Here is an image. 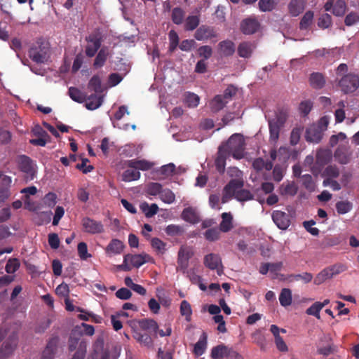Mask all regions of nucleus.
<instances>
[{"mask_svg":"<svg viewBox=\"0 0 359 359\" xmlns=\"http://www.w3.org/2000/svg\"><path fill=\"white\" fill-rule=\"evenodd\" d=\"M346 64H340L336 69V74L338 76H341L339 81L338 85L341 90L344 94H348L355 92L359 87V76L348 73Z\"/></svg>","mask_w":359,"mask_h":359,"instance_id":"1","label":"nucleus"},{"mask_svg":"<svg viewBox=\"0 0 359 359\" xmlns=\"http://www.w3.org/2000/svg\"><path fill=\"white\" fill-rule=\"evenodd\" d=\"M245 140L243 136L239 133L233 134L227 142L219 146L229 156H232L236 159H241L244 157Z\"/></svg>","mask_w":359,"mask_h":359,"instance_id":"2","label":"nucleus"},{"mask_svg":"<svg viewBox=\"0 0 359 359\" xmlns=\"http://www.w3.org/2000/svg\"><path fill=\"white\" fill-rule=\"evenodd\" d=\"M329 124V118L326 116L320 118L316 123L309 126L305 133V138L308 142L319 143L324 132L327 130Z\"/></svg>","mask_w":359,"mask_h":359,"instance_id":"3","label":"nucleus"},{"mask_svg":"<svg viewBox=\"0 0 359 359\" xmlns=\"http://www.w3.org/2000/svg\"><path fill=\"white\" fill-rule=\"evenodd\" d=\"M29 56L36 63H44L49 57V47L43 43L32 46L29 50Z\"/></svg>","mask_w":359,"mask_h":359,"instance_id":"4","label":"nucleus"},{"mask_svg":"<svg viewBox=\"0 0 359 359\" xmlns=\"http://www.w3.org/2000/svg\"><path fill=\"white\" fill-rule=\"evenodd\" d=\"M332 157V151L327 149H320L317 151L316 155V163L311 168V171L313 175H318L323 168L327 165Z\"/></svg>","mask_w":359,"mask_h":359,"instance_id":"5","label":"nucleus"},{"mask_svg":"<svg viewBox=\"0 0 359 359\" xmlns=\"http://www.w3.org/2000/svg\"><path fill=\"white\" fill-rule=\"evenodd\" d=\"M352 155L353 151L348 141L339 145L334 153L335 161L341 165L348 164L351 161Z\"/></svg>","mask_w":359,"mask_h":359,"instance_id":"6","label":"nucleus"},{"mask_svg":"<svg viewBox=\"0 0 359 359\" xmlns=\"http://www.w3.org/2000/svg\"><path fill=\"white\" fill-rule=\"evenodd\" d=\"M193 255L194 252L191 248L182 246L178 251L177 271H180L184 274L188 273L189 261Z\"/></svg>","mask_w":359,"mask_h":359,"instance_id":"7","label":"nucleus"},{"mask_svg":"<svg viewBox=\"0 0 359 359\" xmlns=\"http://www.w3.org/2000/svg\"><path fill=\"white\" fill-rule=\"evenodd\" d=\"M19 168L25 173V178L27 181L33 180L36 175V165L28 156L22 155L19 158Z\"/></svg>","mask_w":359,"mask_h":359,"instance_id":"8","label":"nucleus"},{"mask_svg":"<svg viewBox=\"0 0 359 359\" xmlns=\"http://www.w3.org/2000/svg\"><path fill=\"white\" fill-rule=\"evenodd\" d=\"M81 224L84 232L90 234H100L104 231V225L102 222L88 217L82 219Z\"/></svg>","mask_w":359,"mask_h":359,"instance_id":"9","label":"nucleus"},{"mask_svg":"<svg viewBox=\"0 0 359 359\" xmlns=\"http://www.w3.org/2000/svg\"><path fill=\"white\" fill-rule=\"evenodd\" d=\"M138 324L142 330L149 332L154 337H156L157 333H158L161 337L165 336V332L163 330L158 329V325L154 319H141L138 321Z\"/></svg>","mask_w":359,"mask_h":359,"instance_id":"10","label":"nucleus"},{"mask_svg":"<svg viewBox=\"0 0 359 359\" xmlns=\"http://www.w3.org/2000/svg\"><path fill=\"white\" fill-rule=\"evenodd\" d=\"M243 181L239 179H233L224 187V194L222 197V203H226L233 196L235 191L243 187Z\"/></svg>","mask_w":359,"mask_h":359,"instance_id":"11","label":"nucleus"},{"mask_svg":"<svg viewBox=\"0 0 359 359\" xmlns=\"http://www.w3.org/2000/svg\"><path fill=\"white\" fill-rule=\"evenodd\" d=\"M217 36L215 29L206 25L200 26L194 34V37L198 41H208L217 38Z\"/></svg>","mask_w":359,"mask_h":359,"instance_id":"12","label":"nucleus"},{"mask_svg":"<svg viewBox=\"0 0 359 359\" xmlns=\"http://www.w3.org/2000/svg\"><path fill=\"white\" fill-rule=\"evenodd\" d=\"M260 27V23L255 18L243 19L240 25L241 32L245 35H251L256 33Z\"/></svg>","mask_w":359,"mask_h":359,"instance_id":"13","label":"nucleus"},{"mask_svg":"<svg viewBox=\"0 0 359 359\" xmlns=\"http://www.w3.org/2000/svg\"><path fill=\"white\" fill-rule=\"evenodd\" d=\"M88 45L86 47L85 53L89 57H93L101 46L102 39L98 34H91L86 38Z\"/></svg>","mask_w":359,"mask_h":359,"instance_id":"14","label":"nucleus"},{"mask_svg":"<svg viewBox=\"0 0 359 359\" xmlns=\"http://www.w3.org/2000/svg\"><path fill=\"white\" fill-rule=\"evenodd\" d=\"M272 219L278 228L282 230H286L290 225L289 215L280 210H274L273 212Z\"/></svg>","mask_w":359,"mask_h":359,"instance_id":"15","label":"nucleus"},{"mask_svg":"<svg viewBox=\"0 0 359 359\" xmlns=\"http://www.w3.org/2000/svg\"><path fill=\"white\" fill-rule=\"evenodd\" d=\"M236 51L235 43L229 39L220 41L217 45V52L222 57L232 56Z\"/></svg>","mask_w":359,"mask_h":359,"instance_id":"16","label":"nucleus"},{"mask_svg":"<svg viewBox=\"0 0 359 359\" xmlns=\"http://www.w3.org/2000/svg\"><path fill=\"white\" fill-rule=\"evenodd\" d=\"M18 337L13 334L6 340L0 348V358L6 359L12 354L17 346Z\"/></svg>","mask_w":359,"mask_h":359,"instance_id":"17","label":"nucleus"},{"mask_svg":"<svg viewBox=\"0 0 359 359\" xmlns=\"http://www.w3.org/2000/svg\"><path fill=\"white\" fill-rule=\"evenodd\" d=\"M204 265L210 270H217L218 275L222 273V269L219 266H222V259L219 255L215 253H210L204 257Z\"/></svg>","mask_w":359,"mask_h":359,"instance_id":"18","label":"nucleus"},{"mask_svg":"<svg viewBox=\"0 0 359 359\" xmlns=\"http://www.w3.org/2000/svg\"><path fill=\"white\" fill-rule=\"evenodd\" d=\"M144 330H133V338L139 342L141 345L151 348L153 346L154 340L151 337V335L149 332H143Z\"/></svg>","mask_w":359,"mask_h":359,"instance_id":"19","label":"nucleus"},{"mask_svg":"<svg viewBox=\"0 0 359 359\" xmlns=\"http://www.w3.org/2000/svg\"><path fill=\"white\" fill-rule=\"evenodd\" d=\"M59 342V337L55 336L48 341L46 346L42 352L41 359H54Z\"/></svg>","mask_w":359,"mask_h":359,"instance_id":"20","label":"nucleus"},{"mask_svg":"<svg viewBox=\"0 0 359 359\" xmlns=\"http://www.w3.org/2000/svg\"><path fill=\"white\" fill-rule=\"evenodd\" d=\"M82 336V332L81 331L80 327H76L70 334L68 340V350L69 352L74 351L79 348V345L81 342L85 341L81 340L80 338Z\"/></svg>","mask_w":359,"mask_h":359,"instance_id":"21","label":"nucleus"},{"mask_svg":"<svg viewBox=\"0 0 359 359\" xmlns=\"http://www.w3.org/2000/svg\"><path fill=\"white\" fill-rule=\"evenodd\" d=\"M123 243L116 238L112 239L105 248V253L107 257H112L113 255L121 254L124 249Z\"/></svg>","mask_w":359,"mask_h":359,"instance_id":"22","label":"nucleus"},{"mask_svg":"<svg viewBox=\"0 0 359 359\" xmlns=\"http://www.w3.org/2000/svg\"><path fill=\"white\" fill-rule=\"evenodd\" d=\"M126 165L128 168L135 169L137 170H142L146 171L151 169L154 165V163L148 161L145 159L137 160V159H132L126 161Z\"/></svg>","mask_w":359,"mask_h":359,"instance_id":"23","label":"nucleus"},{"mask_svg":"<svg viewBox=\"0 0 359 359\" xmlns=\"http://www.w3.org/2000/svg\"><path fill=\"white\" fill-rule=\"evenodd\" d=\"M256 48L255 43L251 41H243L239 43L237 48V53L239 57L250 58Z\"/></svg>","mask_w":359,"mask_h":359,"instance_id":"24","label":"nucleus"},{"mask_svg":"<svg viewBox=\"0 0 359 359\" xmlns=\"http://www.w3.org/2000/svg\"><path fill=\"white\" fill-rule=\"evenodd\" d=\"M150 258L149 255L144 254L139 255H131L127 254L125 255V261L130 262V264L133 267L139 268L144 263L148 262V259Z\"/></svg>","mask_w":359,"mask_h":359,"instance_id":"25","label":"nucleus"},{"mask_svg":"<svg viewBox=\"0 0 359 359\" xmlns=\"http://www.w3.org/2000/svg\"><path fill=\"white\" fill-rule=\"evenodd\" d=\"M104 94H92L86 97V107L89 110L99 108L103 102Z\"/></svg>","mask_w":359,"mask_h":359,"instance_id":"26","label":"nucleus"},{"mask_svg":"<svg viewBox=\"0 0 359 359\" xmlns=\"http://www.w3.org/2000/svg\"><path fill=\"white\" fill-rule=\"evenodd\" d=\"M228 156L229 155L223 150V147H219L215 165L216 170L220 174H223L225 171L226 161Z\"/></svg>","mask_w":359,"mask_h":359,"instance_id":"27","label":"nucleus"},{"mask_svg":"<svg viewBox=\"0 0 359 359\" xmlns=\"http://www.w3.org/2000/svg\"><path fill=\"white\" fill-rule=\"evenodd\" d=\"M309 84L314 89L323 88L326 83L323 74L320 72H313L309 76Z\"/></svg>","mask_w":359,"mask_h":359,"instance_id":"28","label":"nucleus"},{"mask_svg":"<svg viewBox=\"0 0 359 359\" xmlns=\"http://www.w3.org/2000/svg\"><path fill=\"white\" fill-rule=\"evenodd\" d=\"M222 222L219 224V230L222 232L227 233L233 228V216L231 212H223L221 215Z\"/></svg>","mask_w":359,"mask_h":359,"instance_id":"29","label":"nucleus"},{"mask_svg":"<svg viewBox=\"0 0 359 359\" xmlns=\"http://www.w3.org/2000/svg\"><path fill=\"white\" fill-rule=\"evenodd\" d=\"M283 126V125L279 124L278 122L276 121L273 118L269 120V128L270 133L269 138L271 142H276L279 138L280 129Z\"/></svg>","mask_w":359,"mask_h":359,"instance_id":"30","label":"nucleus"},{"mask_svg":"<svg viewBox=\"0 0 359 359\" xmlns=\"http://www.w3.org/2000/svg\"><path fill=\"white\" fill-rule=\"evenodd\" d=\"M228 103V100L224 99V96L221 95H217L210 102V108L214 113H217L224 108L226 104Z\"/></svg>","mask_w":359,"mask_h":359,"instance_id":"31","label":"nucleus"},{"mask_svg":"<svg viewBox=\"0 0 359 359\" xmlns=\"http://www.w3.org/2000/svg\"><path fill=\"white\" fill-rule=\"evenodd\" d=\"M88 88L91 91H94L96 94H103L104 88L102 86L101 79L98 75L92 76L88 82Z\"/></svg>","mask_w":359,"mask_h":359,"instance_id":"32","label":"nucleus"},{"mask_svg":"<svg viewBox=\"0 0 359 359\" xmlns=\"http://www.w3.org/2000/svg\"><path fill=\"white\" fill-rule=\"evenodd\" d=\"M298 187L294 182L283 183L280 187V194L282 196H294L297 194Z\"/></svg>","mask_w":359,"mask_h":359,"instance_id":"33","label":"nucleus"},{"mask_svg":"<svg viewBox=\"0 0 359 359\" xmlns=\"http://www.w3.org/2000/svg\"><path fill=\"white\" fill-rule=\"evenodd\" d=\"M288 9L292 16H298L304 9V1L292 0L288 5Z\"/></svg>","mask_w":359,"mask_h":359,"instance_id":"34","label":"nucleus"},{"mask_svg":"<svg viewBox=\"0 0 359 359\" xmlns=\"http://www.w3.org/2000/svg\"><path fill=\"white\" fill-rule=\"evenodd\" d=\"M140 208L142 212L145 215V216L148 218L153 217L155 215L158 211V207L156 203H152L149 205L147 202H143L140 204Z\"/></svg>","mask_w":359,"mask_h":359,"instance_id":"35","label":"nucleus"},{"mask_svg":"<svg viewBox=\"0 0 359 359\" xmlns=\"http://www.w3.org/2000/svg\"><path fill=\"white\" fill-rule=\"evenodd\" d=\"M182 217L184 220L192 224H196L199 222L198 215L191 208H185L182 211Z\"/></svg>","mask_w":359,"mask_h":359,"instance_id":"36","label":"nucleus"},{"mask_svg":"<svg viewBox=\"0 0 359 359\" xmlns=\"http://www.w3.org/2000/svg\"><path fill=\"white\" fill-rule=\"evenodd\" d=\"M69 97L74 101L83 103L86 100V95L75 87H70L68 90Z\"/></svg>","mask_w":359,"mask_h":359,"instance_id":"37","label":"nucleus"},{"mask_svg":"<svg viewBox=\"0 0 359 359\" xmlns=\"http://www.w3.org/2000/svg\"><path fill=\"white\" fill-rule=\"evenodd\" d=\"M229 350V348L224 344L218 345L212 348L211 351V357L213 359L226 358Z\"/></svg>","mask_w":359,"mask_h":359,"instance_id":"38","label":"nucleus"},{"mask_svg":"<svg viewBox=\"0 0 359 359\" xmlns=\"http://www.w3.org/2000/svg\"><path fill=\"white\" fill-rule=\"evenodd\" d=\"M328 267L323 269L320 271L315 277L313 283L316 285H321L325 281L332 278V273L330 271Z\"/></svg>","mask_w":359,"mask_h":359,"instance_id":"39","label":"nucleus"},{"mask_svg":"<svg viewBox=\"0 0 359 359\" xmlns=\"http://www.w3.org/2000/svg\"><path fill=\"white\" fill-rule=\"evenodd\" d=\"M280 304L283 306H287L292 304V292L288 288H283L279 295Z\"/></svg>","mask_w":359,"mask_h":359,"instance_id":"40","label":"nucleus"},{"mask_svg":"<svg viewBox=\"0 0 359 359\" xmlns=\"http://www.w3.org/2000/svg\"><path fill=\"white\" fill-rule=\"evenodd\" d=\"M108 57V52L105 48H102L97 53L93 66L95 68L102 67L106 62Z\"/></svg>","mask_w":359,"mask_h":359,"instance_id":"41","label":"nucleus"},{"mask_svg":"<svg viewBox=\"0 0 359 359\" xmlns=\"http://www.w3.org/2000/svg\"><path fill=\"white\" fill-rule=\"evenodd\" d=\"M233 196L239 201H247L253 199V194L247 189H238L235 191Z\"/></svg>","mask_w":359,"mask_h":359,"instance_id":"42","label":"nucleus"},{"mask_svg":"<svg viewBox=\"0 0 359 359\" xmlns=\"http://www.w3.org/2000/svg\"><path fill=\"white\" fill-rule=\"evenodd\" d=\"M185 13L182 8L175 7L172 11L171 19L175 25H181L183 22Z\"/></svg>","mask_w":359,"mask_h":359,"instance_id":"43","label":"nucleus"},{"mask_svg":"<svg viewBox=\"0 0 359 359\" xmlns=\"http://www.w3.org/2000/svg\"><path fill=\"white\" fill-rule=\"evenodd\" d=\"M200 18L197 15H189L185 21L184 29L187 31H193L198 27Z\"/></svg>","mask_w":359,"mask_h":359,"instance_id":"44","label":"nucleus"},{"mask_svg":"<svg viewBox=\"0 0 359 359\" xmlns=\"http://www.w3.org/2000/svg\"><path fill=\"white\" fill-rule=\"evenodd\" d=\"M335 207L338 214L344 215L352 210L353 204L348 201H340L336 203Z\"/></svg>","mask_w":359,"mask_h":359,"instance_id":"45","label":"nucleus"},{"mask_svg":"<svg viewBox=\"0 0 359 359\" xmlns=\"http://www.w3.org/2000/svg\"><path fill=\"white\" fill-rule=\"evenodd\" d=\"M122 180L124 182H131L137 180L140 177V172L135 169H128L122 174Z\"/></svg>","mask_w":359,"mask_h":359,"instance_id":"46","label":"nucleus"},{"mask_svg":"<svg viewBox=\"0 0 359 359\" xmlns=\"http://www.w3.org/2000/svg\"><path fill=\"white\" fill-rule=\"evenodd\" d=\"M206 344L207 336L205 333H203L194 346V353L198 355H201L205 351Z\"/></svg>","mask_w":359,"mask_h":359,"instance_id":"47","label":"nucleus"},{"mask_svg":"<svg viewBox=\"0 0 359 359\" xmlns=\"http://www.w3.org/2000/svg\"><path fill=\"white\" fill-rule=\"evenodd\" d=\"M199 100L200 97L194 93L187 92L184 95V102L189 107H196Z\"/></svg>","mask_w":359,"mask_h":359,"instance_id":"48","label":"nucleus"},{"mask_svg":"<svg viewBox=\"0 0 359 359\" xmlns=\"http://www.w3.org/2000/svg\"><path fill=\"white\" fill-rule=\"evenodd\" d=\"M180 310L181 315L185 316L186 320L189 322L192 315L191 304L187 300H183L180 304Z\"/></svg>","mask_w":359,"mask_h":359,"instance_id":"49","label":"nucleus"},{"mask_svg":"<svg viewBox=\"0 0 359 359\" xmlns=\"http://www.w3.org/2000/svg\"><path fill=\"white\" fill-rule=\"evenodd\" d=\"M339 170L335 165H330L325 168L323 171V176L326 178L334 179L337 178L339 175Z\"/></svg>","mask_w":359,"mask_h":359,"instance_id":"50","label":"nucleus"},{"mask_svg":"<svg viewBox=\"0 0 359 359\" xmlns=\"http://www.w3.org/2000/svg\"><path fill=\"white\" fill-rule=\"evenodd\" d=\"M161 200L168 204L172 203L175 201V195L169 189H162L160 194Z\"/></svg>","mask_w":359,"mask_h":359,"instance_id":"51","label":"nucleus"},{"mask_svg":"<svg viewBox=\"0 0 359 359\" xmlns=\"http://www.w3.org/2000/svg\"><path fill=\"white\" fill-rule=\"evenodd\" d=\"M175 165L172 163H168L164 165L160 168L159 170H156V172L164 177L172 176L175 172Z\"/></svg>","mask_w":359,"mask_h":359,"instance_id":"52","label":"nucleus"},{"mask_svg":"<svg viewBox=\"0 0 359 359\" xmlns=\"http://www.w3.org/2000/svg\"><path fill=\"white\" fill-rule=\"evenodd\" d=\"M20 264L18 259H9L6 264L5 270L8 273H14L20 268Z\"/></svg>","mask_w":359,"mask_h":359,"instance_id":"53","label":"nucleus"},{"mask_svg":"<svg viewBox=\"0 0 359 359\" xmlns=\"http://www.w3.org/2000/svg\"><path fill=\"white\" fill-rule=\"evenodd\" d=\"M220 230L217 228H210L204 233V237L206 240L212 242L219 240L220 237Z\"/></svg>","mask_w":359,"mask_h":359,"instance_id":"54","label":"nucleus"},{"mask_svg":"<svg viewBox=\"0 0 359 359\" xmlns=\"http://www.w3.org/2000/svg\"><path fill=\"white\" fill-rule=\"evenodd\" d=\"M151 245L159 254H163L165 251V243L158 238L151 239Z\"/></svg>","mask_w":359,"mask_h":359,"instance_id":"55","label":"nucleus"},{"mask_svg":"<svg viewBox=\"0 0 359 359\" xmlns=\"http://www.w3.org/2000/svg\"><path fill=\"white\" fill-rule=\"evenodd\" d=\"M313 18V13L312 11H307L302 17L299 27L301 29H306L311 24Z\"/></svg>","mask_w":359,"mask_h":359,"instance_id":"56","label":"nucleus"},{"mask_svg":"<svg viewBox=\"0 0 359 359\" xmlns=\"http://www.w3.org/2000/svg\"><path fill=\"white\" fill-rule=\"evenodd\" d=\"M346 4L342 0H338L334 4L332 13L336 16H342L346 11Z\"/></svg>","mask_w":359,"mask_h":359,"instance_id":"57","label":"nucleus"},{"mask_svg":"<svg viewBox=\"0 0 359 359\" xmlns=\"http://www.w3.org/2000/svg\"><path fill=\"white\" fill-rule=\"evenodd\" d=\"M313 107V102L311 100H304L300 102L299 110L302 116H306Z\"/></svg>","mask_w":359,"mask_h":359,"instance_id":"58","label":"nucleus"},{"mask_svg":"<svg viewBox=\"0 0 359 359\" xmlns=\"http://www.w3.org/2000/svg\"><path fill=\"white\" fill-rule=\"evenodd\" d=\"M290 277L292 278L293 280L298 281L301 280L304 283H310L313 278L312 273L309 272H304L299 274H292Z\"/></svg>","mask_w":359,"mask_h":359,"instance_id":"59","label":"nucleus"},{"mask_svg":"<svg viewBox=\"0 0 359 359\" xmlns=\"http://www.w3.org/2000/svg\"><path fill=\"white\" fill-rule=\"evenodd\" d=\"M276 6L274 0H259V8L263 12L271 11Z\"/></svg>","mask_w":359,"mask_h":359,"instance_id":"60","label":"nucleus"},{"mask_svg":"<svg viewBox=\"0 0 359 359\" xmlns=\"http://www.w3.org/2000/svg\"><path fill=\"white\" fill-rule=\"evenodd\" d=\"M162 185L158 182L149 183L147 186V194L151 196L160 195L162 191Z\"/></svg>","mask_w":359,"mask_h":359,"instance_id":"61","label":"nucleus"},{"mask_svg":"<svg viewBox=\"0 0 359 359\" xmlns=\"http://www.w3.org/2000/svg\"><path fill=\"white\" fill-rule=\"evenodd\" d=\"M322 309V306L320 304L319 302H316L313 304L309 308H308L306 311V313L307 315H311L316 317L317 318H320V311Z\"/></svg>","mask_w":359,"mask_h":359,"instance_id":"62","label":"nucleus"},{"mask_svg":"<svg viewBox=\"0 0 359 359\" xmlns=\"http://www.w3.org/2000/svg\"><path fill=\"white\" fill-rule=\"evenodd\" d=\"M198 55L203 57V60L209 59L212 55V49L210 46H201L198 49Z\"/></svg>","mask_w":359,"mask_h":359,"instance_id":"63","label":"nucleus"},{"mask_svg":"<svg viewBox=\"0 0 359 359\" xmlns=\"http://www.w3.org/2000/svg\"><path fill=\"white\" fill-rule=\"evenodd\" d=\"M87 344L86 341H83L79 345V348L75 351L72 359H84L86 354Z\"/></svg>","mask_w":359,"mask_h":359,"instance_id":"64","label":"nucleus"}]
</instances>
